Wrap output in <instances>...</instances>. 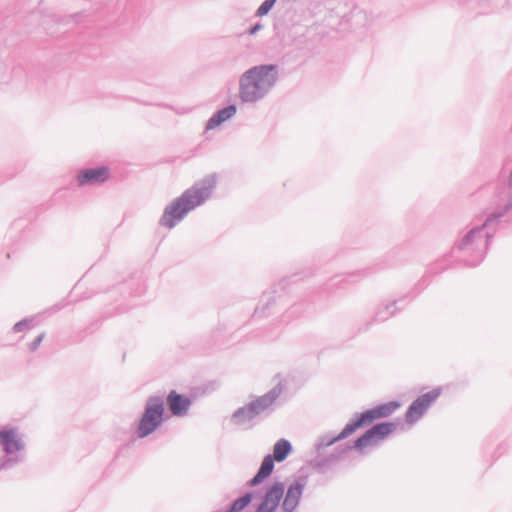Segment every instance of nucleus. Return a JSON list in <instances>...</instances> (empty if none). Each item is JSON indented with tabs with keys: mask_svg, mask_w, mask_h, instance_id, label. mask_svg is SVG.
Masks as SVG:
<instances>
[{
	"mask_svg": "<svg viewBox=\"0 0 512 512\" xmlns=\"http://www.w3.org/2000/svg\"><path fill=\"white\" fill-rule=\"evenodd\" d=\"M0 444L4 446L8 453H13L21 448V443L12 430L0 432Z\"/></svg>",
	"mask_w": 512,
	"mask_h": 512,
	"instance_id": "11",
	"label": "nucleus"
},
{
	"mask_svg": "<svg viewBox=\"0 0 512 512\" xmlns=\"http://www.w3.org/2000/svg\"><path fill=\"white\" fill-rule=\"evenodd\" d=\"M393 430L394 425L392 423L377 424L356 440L355 447L364 449L368 446L375 445L391 434Z\"/></svg>",
	"mask_w": 512,
	"mask_h": 512,
	"instance_id": "4",
	"label": "nucleus"
},
{
	"mask_svg": "<svg viewBox=\"0 0 512 512\" xmlns=\"http://www.w3.org/2000/svg\"><path fill=\"white\" fill-rule=\"evenodd\" d=\"M271 455H267L260 466L258 473L252 478L250 481V485L255 486L261 483L265 478H267L273 471L274 462Z\"/></svg>",
	"mask_w": 512,
	"mask_h": 512,
	"instance_id": "13",
	"label": "nucleus"
},
{
	"mask_svg": "<svg viewBox=\"0 0 512 512\" xmlns=\"http://www.w3.org/2000/svg\"><path fill=\"white\" fill-rule=\"evenodd\" d=\"M236 112L234 106H228L213 116L207 123V129H213L216 126L220 125L222 122L226 121L230 117H232Z\"/></svg>",
	"mask_w": 512,
	"mask_h": 512,
	"instance_id": "14",
	"label": "nucleus"
},
{
	"mask_svg": "<svg viewBox=\"0 0 512 512\" xmlns=\"http://www.w3.org/2000/svg\"><path fill=\"white\" fill-rule=\"evenodd\" d=\"M27 326V323L26 322H20V323H17L15 326H14V330L16 332H19L22 330L23 327Z\"/></svg>",
	"mask_w": 512,
	"mask_h": 512,
	"instance_id": "23",
	"label": "nucleus"
},
{
	"mask_svg": "<svg viewBox=\"0 0 512 512\" xmlns=\"http://www.w3.org/2000/svg\"><path fill=\"white\" fill-rule=\"evenodd\" d=\"M415 408H416V403L414 402L410 405L409 411L412 412Z\"/></svg>",
	"mask_w": 512,
	"mask_h": 512,
	"instance_id": "25",
	"label": "nucleus"
},
{
	"mask_svg": "<svg viewBox=\"0 0 512 512\" xmlns=\"http://www.w3.org/2000/svg\"><path fill=\"white\" fill-rule=\"evenodd\" d=\"M291 444L286 439H280L277 441L273 448V460H276L278 462H282L286 459L288 454L291 452Z\"/></svg>",
	"mask_w": 512,
	"mask_h": 512,
	"instance_id": "15",
	"label": "nucleus"
},
{
	"mask_svg": "<svg viewBox=\"0 0 512 512\" xmlns=\"http://www.w3.org/2000/svg\"><path fill=\"white\" fill-rule=\"evenodd\" d=\"M275 400V397L271 394L263 395L248 405L237 411L234 415L235 418H252L253 416L263 412L265 409L270 407Z\"/></svg>",
	"mask_w": 512,
	"mask_h": 512,
	"instance_id": "6",
	"label": "nucleus"
},
{
	"mask_svg": "<svg viewBox=\"0 0 512 512\" xmlns=\"http://www.w3.org/2000/svg\"><path fill=\"white\" fill-rule=\"evenodd\" d=\"M252 496L251 494H245L244 496L236 499L231 505L228 512H241L248 504L251 502Z\"/></svg>",
	"mask_w": 512,
	"mask_h": 512,
	"instance_id": "17",
	"label": "nucleus"
},
{
	"mask_svg": "<svg viewBox=\"0 0 512 512\" xmlns=\"http://www.w3.org/2000/svg\"><path fill=\"white\" fill-rule=\"evenodd\" d=\"M283 494L284 485L282 483H275L267 491L263 502L271 506L272 509H276Z\"/></svg>",
	"mask_w": 512,
	"mask_h": 512,
	"instance_id": "12",
	"label": "nucleus"
},
{
	"mask_svg": "<svg viewBox=\"0 0 512 512\" xmlns=\"http://www.w3.org/2000/svg\"><path fill=\"white\" fill-rule=\"evenodd\" d=\"M214 185L215 181L209 179L201 188L192 187L186 190L165 209L161 224L167 228L174 227L190 210L202 203Z\"/></svg>",
	"mask_w": 512,
	"mask_h": 512,
	"instance_id": "2",
	"label": "nucleus"
},
{
	"mask_svg": "<svg viewBox=\"0 0 512 512\" xmlns=\"http://www.w3.org/2000/svg\"><path fill=\"white\" fill-rule=\"evenodd\" d=\"M393 430L394 425L392 423L377 424L356 440L355 447L364 449L368 446L375 445L391 434Z\"/></svg>",
	"mask_w": 512,
	"mask_h": 512,
	"instance_id": "5",
	"label": "nucleus"
},
{
	"mask_svg": "<svg viewBox=\"0 0 512 512\" xmlns=\"http://www.w3.org/2000/svg\"><path fill=\"white\" fill-rule=\"evenodd\" d=\"M359 428H360V424L358 423L357 420H354L344 427V429L339 434L338 438H345V437L351 435L353 432H355Z\"/></svg>",
	"mask_w": 512,
	"mask_h": 512,
	"instance_id": "19",
	"label": "nucleus"
},
{
	"mask_svg": "<svg viewBox=\"0 0 512 512\" xmlns=\"http://www.w3.org/2000/svg\"><path fill=\"white\" fill-rule=\"evenodd\" d=\"M359 428H360V424L358 423L357 420H354L344 427V429L339 434L338 438H345V437L351 435L353 432H355Z\"/></svg>",
	"mask_w": 512,
	"mask_h": 512,
	"instance_id": "18",
	"label": "nucleus"
},
{
	"mask_svg": "<svg viewBox=\"0 0 512 512\" xmlns=\"http://www.w3.org/2000/svg\"><path fill=\"white\" fill-rule=\"evenodd\" d=\"M43 340V335H40L37 337L36 341L32 343L31 345V350L34 351L37 349L38 345L41 343V341Z\"/></svg>",
	"mask_w": 512,
	"mask_h": 512,
	"instance_id": "22",
	"label": "nucleus"
},
{
	"mask_svg": "<svg viewBox=\"0 0 512 512\" xmlns=\"http://www.w3.org/2000/svg\"><path fill=\"white\" fill-rule=\"evenodd\" d=\"M275 510L276 509H272L271 506H268L266 503L262 502L256 512H274Z\"/></svg>",
	"mask_w": 512,
	"mask_h": 512,
	"instance_id": "21",
	"label": "nucleus"
},
{
	"mask_svg": "<svg viewBox=\"0 0 512 512\" xmlns=\"http://www.w3.org/2000/svg\"><path fill=\"white\" fill-rule=\"evenodd\" d=\"M394 409V406L391 404L388 405H382L379 407H376L374 409L365 411L362 413L358 419V423L360 424V427L372 423L375 419L386 417L392 413Z\"/></svg>",
	"mask_w": 512,
	"mask_h": 512,
	"instance_id": "9",
	"label": "nucleus"
},
{
	"mask_svg": "<svg viewBox=\"0 0 512 512\" xmlns=\"http://www.w3.org/2000/svg\"><path fill=\"white\" fill-rule=\"evenodd\" d=\"M276 81L273 65L255 66L247 70L240 78L239 95L243 102H255L262 98Z\"/></svg>",
	"mask_w": 512,
	"mask_h": 512,
	"instance_id": "1",
	"label": "nucleus"
},
{
	"mask_svg": "<svg viewBox=\"0 0 512 512\" xmlns=\"http://www.w3.org/2000/svg\"><path fill=\"white\" fill-rule=\"evenodd\" d=\"M302 492L303 485L299 482H294L289 486L283 501V509L286 512H292L296 509L299 504Z\"/></svg>",
	"mask_w": 512,
	"mask_h": 512,
	"instance_id": "10",
	"label": "nucleus"
},
{
	"mask_svg": "<svg viewBox=\"0 0 512 512\" xmlns=\"http://www.w3.org/2000/svg\"><path fill=\"white\" fill-rule=\"evenodd\" d=\"M167 404L173 415L182 416L187 413L191 401L188 397L171 391L167 396Z\"/></svg>",
	"mask_w": 512,
	"mask_h": 512,
	"instance_id": "8",
	"label": "nucleus"
},
{
	"mask_svg": "<svg viewBox=\"0 0 512 512\" xmlns=\"http://www.w3.org/2000/svg\"><path fill=\"white\" fill-rule=\"evenodd\" d=\"M276 0H265L258 8L256 15L261 17L266 15L275 4Z\"/></svg>",
	"mask_w": 512,
	"mask_h": 512,
	"instance_id": "20",
	"label": "nucleus"
},
{
	"mask_svg": "<svg viewBox=\"0 0 512 512\" xmlns=\"http://www.w3.org/2000/svg\"><path fill=\"white\" fill-rule=\"evenodd\" d=\"M259 29H260V26H259V25L254 26L253 28H251V30H250V34H254V33H255L257 30H259Z\"/></svg>",
	"mask_w": 512,
	"mask_h": 512,
	"instance_id": "24",
	"label": "nucleus"
},
{
	"mask_svg": "<svg viewBox=\"0 0 512 512\" xmlns=\"http://www.w3.org/2000/svg\"><path fill=\"white\" fill-rule=\"evenodd\" d=\"M109 177L110 172L107 167H97L80 171L77 175V181L79 185H95L105 182Z\"/></svg>",
	"mask_w": 512,
	"mask_h": 512,
	"instance_id": "7",
	"label": "nucleus"
},
{
	"mask_svg": "<svg viewBox=\"0 0 512 512\" xmlns=\"http://www.w3.org/2000/svg\"><path fill=\"white\" fill-rule=\"evenodd\" d=\"M164 413V403L160 398H151L140 420L138 434L145 437L152 433L161 423Z\"/></svg>",
	"mask_w": 512,
	"mask_h": 512,
	"instance_id": "3",
	"label": "nucleus"
},
{
	"mask_svg": "<svg viewBox=\"0 0 512 512\" xmlns=\"http://www.w3.org/2000/svg\"><path fill=\"white\" fill-rule=\"evenodd\" d=\"M439 395L440 391L438 389H434L418 398V414L422 413L427 407H429V405L433 403Z\"/></svg>",
	"mask_w": 512,
	"mask_h": 512,
	"instance_id": "16",
	"label": "nucleus"
}]
</instances>
